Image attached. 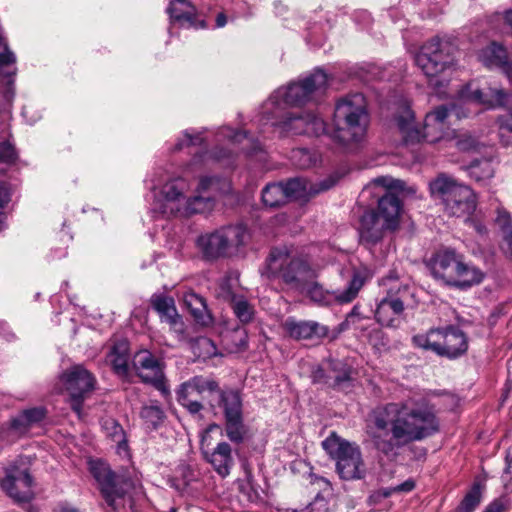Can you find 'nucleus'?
I'll return each mask as SVG.
<instances>
[{
  "label": "nucleus",
  "mask_w": 512,
  "mask_h": 512,
  "mask_svg": "<svg viewBox=\"0 0 512 512\" xmlns=\"http://www.w3.org/2000/svg\"><path fill=\"white\" fill-rule=\"evenodd\" d=\"M481 500V491L478 484H475L465 495L456 512H473Z\"/></svg>",
  "instance_id": "obj_44"
},
{
  "label": "nucleus",
  "mask_w": 512,
  "mask_h": 512,
  "mask_svg": "<svg viewBox=\"0 0 512 512\" xmlns=\"http://www.w3.org/2000/svg\"><path fill=\"white\" fill-rule=\"evenodd\" d=\"M369 122L364 95H347L336 103L332 138L343 146L360 143L366 135Z\"/></svg>",
  "instance_id": "obj_2"
},
{
  "label": "nucleus",
  "mask_w": 512,
  "mask_h": 512,
  "mask_svg": "<svg viewBox=\"0 0 512 512\" xmlns=\"http://www.w3.org/2000/svg\"><path fill=\"white\" fill-rule=\"evenodd\" d=\"M206 458L218 475L223 478L230 474V470L234 466L231 446L224 441L219 442Z\"/></svg>",
  "instance_id": "obj_29"
},
{
  "label": "nucleus",
  "mask_w": 512,
  "mask_h": 512,
  "mask_svg": "<svg viewBox=\"0 0 512 512\" xmlns=\"http://www.w3.org/2000/svg\"><path fill=\"white\" fill-rule=\"evenodd\" d=\"M202 140L203 139L200 135H192L189 132H185L184 138L176 143L174 150H181L184 146L200 145L202 143Z\"/></svg>",
  "instance_id": "obj_52"
},
{
  "label": "nucleus",
  "mask_w": 512,
  "mask_h": 512,
  "mask_svg": "<svg viewBox=\"0 0 512 512\" xmlns=\"http://www.w3.org/2000/svg\"><path fill=\"white\" fill-rule=\"evenodd\" d=\"M430 270L435 279L458 288L479 284L484 277L479 268L465 263L463 257L451 249L438 251L430 261Z\"/></svg>",
  "instance_id": "obj_4"
},
{
  "label": "nucleus",
  "mask_w": 512,
  "mask_h": 512,
  "mask_svg": "<svg viewBox=\"0 0 512 512\" xmlns=\"http://www.w3.org/2000/svg\"><path fill=\"white\" fill-rule=\"evenodd\" d=\"M18 160V152L9 139L0 141V164L11 165Z\"/></svg>",
  "instance_id": "obj_47"
},
{
  "label": "nucleus",
  "mask_w": 512,
  "mask_h": 512,
  "mask_svg": "<svg viewBox=\"0 0 512 512\" xmlns=\"http://www.w3.org/2000/svg\"><path fill=\"white\" fill-rule=\"evenodd\" d=\"M322 447L336 461V471L341 479L352 481L366 477L367 467L358 444L333 432L322 442Z\"/></svg>",
  "instance_id": "obj_6"
},
{
  "label": "nucleus",
  "mask_w": 512,
  "mask_h": 512,
  "mask_svg": "<svg viewBox=\"0 0 512 512\" xmlns=\"http://www.w3.org/2000/svg\"><path fill=\"white\" fill-rule=\"evenodd\" d=\"M504 509L505 506L503 502L500 499H496L486 507L484 512H502Z\"/></svg>",
  "instance_id": "obj_59"
},
{
  "label": "nucleus",
  "mask_w": 512,
  "mask_h": 512,
  "mask_svg": "<svg viewBox=\"0 0 512 512\" xmlns=\"http://www.w3.org/2000/svg\"><path fill=\"white\" fill-rule=\"evenodd\" d=\"M15 62L16 57L14 53L9 50L4 38L0 35V72L1 76L8 79V84L13 82L12 77L16 73Z\"/></svg>",
  "instance_id": "obj_37"
},
{
  "label": "nucleus",
  "mask_w": 512,
  "mask_h": 512,
  "mask_svg": "<svg viewBox=\"0 0 512 512\" xmlns=\"http://www.w3.org/2000/svg\"><path fill=\"white\" fill-rule=\"evenodd\" d=\"M219 391V382L212 376L195 375L181 383L176 389V395L183 398L203 396L205 393L214 394Z\"/></svg>",
  "instance_id": "obj_25"
},
{
  "label": "nucleus",
  "mask_w": 512,
  "mask_h": 512,
  "mask_svg": "<svg viewBox=\"0 0 512 512\" xmlns=\"http://www.w3.org/2000/svg\"><path fill=\"white\" fill-rule=\"evenodd\" d=\"M466 169L469 177L482 185H486L493 178L495 172L489 159L474 160Z\"/></svg>",
  "instance_id": "obj_35"
},
{
  "label": "nucleus",
  "mask_w": 512,
  "mask_h": 512,
  "mask_svg": "<svg viewBox=\"0 0 512 512\" xmlns=\"http://www.w3.org/2000/svg\"><path fill=\"white\" fill-rule=\"evenodd\" d=\"M140 416L149 426L157 428L163 422L165 414L158 405H149L141 409Z\"/></svg>",
  "instance_id": "obj_43"
},
{
  "label": "nucleus",
  "mask_w": 512,
  "mask_h": 512,
  "mask_svg": "<svg viewBox=\"0 0 512 512\" xmlns=\"http://www.w3.org/2000/svg\"><path fill=\"white\" fill-rule=\"evenodd\" d=\"M366 281L367 277L363 272L355 271L344 289L329 291L325 290L318 282L308 280L298 290L320 306L345 305L357 298Z\"/></svg>",
  "instance_id": "obj_11"
},
{
  "label": "nucleus",
  "mask_w": 512,
  "mask_h": 512,
  "mask_svg": "<svg viewBox=\"0 0 512 512\" xmlns=\"http://www.w3.org/2000/svg\"><path fill=\"white\" fill-rule=\"evenodd\" d=\"M248 233L242 225H228L197 238V247L209 261L237 256L247 242Z\"/></svg>",
  "instance_id": "obj_5"
},
{
  "label": "nucleus",
  "mask_w": 512,
  "mask_h": 512,
  "mask_svg": "<svg viewBox=\"0 0 512 512\" xmlns=\"http://www.w3.org/2000/svg\"><path fill=\"white\" fill-rule=\"evenodd\" d=\"M402 203L398 196L387 192L378 201V216L386 222L389 231H395L399 225Z\"/></svg>",
  "instance_id": "obj_27"
},
{
  "label": "nucleus",
  "mask_w": 512,
  "mask_h": 512,
  "mask_svg": "<svg viewBox=\"0 0 512 512\" xmlns=\"http://www.w3.org/2000/svg\"><path fill=\"white\" fill-rule=\"evenodd\" d=\"M193 354L200 359L207 360L218 354L217 347L214 342L204 336L194 339L191 343Z\"/></svg>",
  "instance_id": "obj_40"
},
{
  "label": "nucleus",
  "mask_w": 512,
  "mask_h": 512,
  "mask_svg": "<svg viewBox=\"0 0 512 512\" xmlns=\"http://www.w3.org/2000/svg\"><path fill=\"white\" fill-rule=\"evenodd\" d=\"M430 191L433 197L443 203L446 212L451 216H469L476 208L473 190L446 175L434 179L430 183Z\"/></svg>",
  "instance_id": "obj_7"
},
{
  "label": "nucleus",
  "mask_w": 512,
  "mask_h": 512,
  "mask_svg": "<svg viewBox=\"0 0 512 512\" xmlns=\"http://www.w3.org/2000/svg\"><path fill=\"white\" fill-rule=\"evenodd\" d=\"M236 284L237 278H233L232 276H225L220 281L217 289L218 298L230 303L238 296V294L235 292Z\"/></svg>",
  "instance_id": "obj_45"
},
{
  "label": "nucleus",
  "mask_w": 512,
  "mask_h": 512,
  "mask_svg": "<svg viewBox=\"0 0 512 512\" xmlns=\"http://www.w3.org/2000/svg\"><path fill=\"white\" fill-rule=\"evenodd\" d=\"M394 493H396V490H394V487L382 488L378 491V494L384 498L390 497Z\"/></svg>",
  "instance_id": "obj_62"
},
{
  "label": "nucleus",
  "mask_w": 512,
  "mask_h": 512,
  "mask_svg": "<svg viewBox=\"0 0 512 512\" xmlns=\"http://www.w3.org/2000/svg\"><path fill=\"white\" fill-rule=\"evenodd\" d=\"M45 416V411L42 408H31L21 412V420L28 421L31 425L40 422Z\"/></svg>",
  "instance_id": "obj_51"
},
{
  "label": "nucleus",
  "mask_w": 512,
  "mask_h": 512,
  "mask_svg": "<svg viewBox=\"0 0 512 512\" xmlns=\"http://www.w3.org/2000/svg\"><path fill=\"white\" fill-rule=\"evenodd\" d=\"M505 464L504 471L510 473L512 471V446L506 451Z\"/></svg>",
  "instance_id": "obj_61"
},
{
  "label": "nucleus",
  "mask_w": 512,
  "mask_h": 512,
  "mask_svg": "<svg viewBox=\"0 0 512 512\" xmlns=\"http://www.w3.org/2000/svg\"><path fill=\"white\" fill-rule=\"evenodd\" d=\"M328 85V75L320 68L299 82L277 89L270 100L276 104L283 102L290 106H300L321 95Z\"/></svg>",
  "instance_id": "obj_10"
},
{
  "label": "nucleus",
  "mask_w": 512,
  "mask_h": 512,
  "mask_svg": "<svg viewBox=\"0 0 512 512\" xmlns=\"http://www.w3.org/2000/svg\"><path fill=\"white\" fill-rule=\"evenodd\" d=\"M104 427L108 430V435L117 443H121L124 438L123 428L113 419L106 420Z\"/></svg>",
  "instance_id": "obj_50"
},
{
  "label": "nucleus",
  "mask_w": 512,
  "mask_h": 512,
  "mask_svg": "<svg viewBox=\"0 0 512 512\" xmlns=\"http://www.w3.org/2000/svg\"><path fill=\"white\" fill-rule=\"evenodd\" d=\"M55 512H80L76 507L70 505L69 503L63 502L59 503Z\"/></svg>",
  "instance_id": "obj_60"
},
{
  "label": "nucleus",
  "mask_w": 512,
  "mask_h": 512,
  "mask_svg": "<svg viewBox=\"0 0 512 512\" xmlns=\"http://www.w3.org/2000/svg\"><path fill=\"white\" fill-rule=\"evenodd\" d=\"M229 191V184L217 177H202L196 189V195L188 198L185 209L192 213H203L210 210L214 203V194Z\"/></svg>",
  "instance_id": "obj_21"
},
{
  "label": "nucleus",
  "mask_w": 512,
  "mask_h": 512,
  "mask_svg": "<svg viewBox=\"0 0 512 512\" xmlns=\"http://www.w3.org/2000/svg\"><path fill=\"white\" fill-rule=\"evenodd\" d=\"M449 109L445 105L436 107L425 116L424 124L419 129L415 124L414 112L408 105H404L396 116L397 126L407 144L436 143L447 140L453 136L454 130L448 124Z\"/></svg>",
  "instance_id": "obj_3"
},
{
  "label": "nucleus",
  "mask_w": 512,
  "mask_h": 512,
  "mask_svg": "<svg viewBox=\"0 0 512 512\" xmlns=\"http://www.w3.org/2000/svg\"><path fill=\"white\" fill-rule=\"evenodd\" d=\"M133 368L144 383L158 390L164 398L171 395L170 386L164 374V363L148 350H140L133 358Z\"/></svg>",
  "instance_id": "obj_16"
},
{
  "label": "nucleus",
  "mask_w": 512,
  "mask_h": 512,
  "mask_svg": "<svg viewBox=\"0 0 512 512\" xmlns=\"http://www.w3.org/2000/svg\"><path fill=\"white\" fill-rule=\"evenodd\" d=\"M216 393L218 394V406L224 414L226 436L231 442L240 444L246 434L241 393L234 388L221 389L220 387Z\"/></svg>",
  "instance_id": "obj_13"
},
{
  "label": "nucleus",
  "mask_w": 512,
  "mask_h": 512,
  "mask_svg": "<svg viewBox=\"0 0 512 512\" xmlns=\"http://www.w3.org/2000/svg\"><path fill=\"white\" fill-rule=\"evenodd\" d=\"M439 430L436 409L425 398L387 403L366 419V432L375 448L388 455L399 446L420 441Z\"/></svg>",
  "instance_id": "obj_1"
},
{
  "label": "nucleus",
  "mask_w": 512,
  "mask_h": 512,
  "mask_svg": "<svg viewBox=\"0 0 512 512\" xmlns=\"http://www.w3.org/2000/svg\"><path fill=\"white\" fill-rule=\"evenodd\" d=\"M291 160L296 167L307 169L316 163L317 157L315 153L306 148H298L292 151Z\"/></svg>",
  "instance_id": "obj_42"
},
{
  "label": "nucleus",
  "mask_w": 512,
  "mask_h": 512,
  "mask_svg": "<svg viewBox=\"0 0 512 512\" xmlns=\"http://www.w3.org/2000/svg\"><path fill=\"white\" fill-rule=\"evenodd\" d=\"M109 360L112 368L119 376H126L129 371L127 347L125 344L115 345L110 354Z\"/></svg>",
  "instance_id": "obj_38"
},
{
  "label": "nucleus",
  "mask_w": 512,
  "mask_h": 512,
  "mask_svg": "<svg viewBox=\"0 0 512 512\" xmlns=\"http://www.w3.org/2000/svg\"><path fill=\"white\" fill-rule=\"evenodd\" d=\"M502 72L506 75L509 82L512 84V61H508L507 65L502 70Z\"/></svg>",
  "instance_id": "obj_63"
},
{
  "label": "nucleus",
  "mask_w": 512,
  "mask_h": 512,
  "mask_svg": "<svg viewBox=\"0 0 512 512\" xmlns=\"http://www.w3.org/2000/svg\"><path fill=\"white\" fill-rule=\"evenodd\" d=\"M284 329L295 340H307L314 337L323 338L329 333L327 326L316 321H296L288 318L284 323Z\"/></svg>",
  "instance_id": "obj_24"
},
{
  "label": "nucleus",
  "mask_w": 512,
  "mask_h": 512,
  "mask_svg": "<svg viewBox=\"0 0 512 512\" xmlns=\"http://www.w3.org/2000/svg\"><path fill=\"white\" fill-rule=\"evenodd\" d=\"M176 398L179 404L182 405L192 415H197L204 409L203 404L195 398L188 396L183 398L181 395H176Z\"/></svg>",
  "instance_id": "obj_49"
},
{
  "label": "nucleus",
  "mask_w": 512,
  "mask_h": 512,
  "mask_svg": "<svg viewBox=\"0 0 512 512\" xmlns=\"http://www.w3.org/2000/svg\"><path fill=\"white\" fill-rule=\"evenodd\" d=\"M472 98L488 108H497L506 105L510 94L500 86L486 85L472 92Z\"/></svg>",
  "instance_id": "obj_31"
},
{
  "label": "nucleus",
  "mask_w": 512,
  "mask_h": 512,
  "mask_svg": "<svg viewBox=\"0 0 512 512\" xmlns=\"http://www.w3.org/2000/svg\"><path fill=\"white\" fill-rule=\"evenodd\" d=\"M415 488V481L413 479H407L403 483L394 486L396 493H407Z\"/></svg>",
  "instance_id": "obj_56"
},
{
  "label": "nucleus",
  "mask_w": 512,
  "mask_h": 512,
  "mask_svg": "<svg viewBox=\"0 0 512 512\" xmlns=\"http://www.w3.org/2000/svg\"><path fill=\"white\" fill-rule=\"evenodd\" d=\"M221 135L228 140L231 145H241L240 150L252 154L261 149L260 143L250 137L245 131H234L226 127L221 130Z\"/></svg>",
  "instance_id": "obj_34"
},
{
  "label": "nucleus",
  "mask_w": 512,
  "mask_h": 512,
  "mask_svg": "<svg viewBox=\"0 0 512 512\" xmlns=\"http://www.w3.org/2000/svg\"><path fill=\"white\" fill-rule=\"evenodd\" d=\"M360 317V306L358 304L354 305L351 311L347 314L345 321L342 323L343 327L349 326L350 324H355Z\"/></svg>",
  "instance_id": "obj_55"
},
{
  "label": "nucleus",
  "mask_w": 512,
  "mask_h": 512,
  "mask_svg": "<svg viewBox=\"0 0 512 512\" xmlns=\"http://www.w3.org/2000/svg\"><path fill=\"white\" fill-rule=\"evenodd\" d=\"M1 488L17 503H27L34 498L33 478L25 467L12 465L5 470Z\"/></svg>",
  "instance_id": "obj_18"
},
{
  "label": "nucleus",
  "mask_w": 512,
  "mask_h": 512,
  "mask_svg": "<svg viewBox=\"0 0 512 512\" xmlns=\"http://www.w3.org/2000/svg\"><path fill=\"white\" fill-rule=\"evenodd\" d=\"M404 311V303L398 297H385L377 305L375 318L382 326H394L396 317Z\"/></svg>",
  "instance_id": "obj_30"
},
{
  "label": "nucleus",
  "mask_w": 512,
  "mask_h": 512,
  "mask_svg": "<svg viewBox=\"0 0 512 512\" xmlns=\"http://www.w3.org/2000/svg\"><path fill=\"white\" fill-rule=\"evenodd\" d=\"M389 231L386 222L383 221L374 210H368L360 218L359 235L360 243L371 248L379 243L385 233Z\"/></svg>",
  "instance_id": "obj_22"
},
{
  "label": "nucleus",
  "mask_w": 512,
  "mask_h": 512,
  "mask_svg": "<svg viewBox=\"0 0 512 512\" xmlns=\"http://www.w3.org/2000/svg\"><path fill=\"white\" fill-rule=\"evenodd\" d=\"M499 136L505 146H512V108L499 117Z\"/></svg>",
  "instance_id": "obj_46"
},
{
  "label": "nucleus",
  "mask_w": 512,
  "mask_h": 512,
  "mask_svg": "<svg viewBox=\"0 0 512 512\" xmlns=\"http://www.w3.org/2000/svg\"><path fill=\"white\" fill-rule=\"evenodd\" d=\"M234 337L238 338L237 348L238 349H245L247 347L248 341H247V334L244 329H238L233 334Z\"/></svg>",
  "instance_id": "obj_57"
},
{
  "label": "nucleus",
  "mask_w": 512,
  "mask_h": 512,
  "mask_svg": "<svg viewBox=\"0 0 512 512\" xmlns=\"http://www.w3.org/2000/svg\"><path fill=\"white\" fill-rule=\"evenodd\" d=\"M235 316L243 324L248 323L253 317V307L243 295H238L230 303Z\"/></svg>",
  "instance_id": "obj_41"
},
{
  "label": "nucleus",
  "mask_w": 512,
  "mask_h": 512,
  "mask_svg": "<svg viewBox=\"0 0 512 512\" xmlns=\"http://www.w3.org/2000/svg\"><path fill=\"white\" fill-rule=\"evenodd\" d=\"M352 367L338 359H327L312 371V381L336 390L352 387Z\"/></svg>",
  "instance_id": "obj_17"
},
{
  "label": "nucleus",
  "mask_w": 512,
  "mask_h": 512,
  "mask_svg": "<svg viewBox=\"0 0 512 512\" xmlns=\"http://www.w3.org/2000/svg\"><path fill=\"white\" fill-rule=\"evenodd\" d=\"M268 268L272 274H277L287 285L296 289L315 277V271L306 260L277 249L270 254Z\"/></svg>",
  "instance_id": "obj_12"
},
{
  "label": "nucleus",
  "mask_w": 512,
  "mask_h": 512,
  "mask_svg": "<svg viewBox=\"0 0 512 512\" xmlns=\"http://www.w3.org/2000/svg\"><path fill=\"white\" fill-rule=\"evenodd\" d=\"M227 23V18L224 13H219L216 17V26L221 28L224 27Z\"/></svg>",
  "instance_id": "obj_64"
},
{
  "label": "nucleus",
  "mask_w": 512,
  "mask_h": 512,
  "mask_svg": "<svg viewBox=\"0 0 512 512\" xmlns=\"http://www.w3.org/2000/svg\"><path fill=\"white\" fill-rule=\"evenodd\" d=\"M262 202L266 207L275 208L287 202L283 182L267 184L262 190Z\"/></svg>",
  "instance_id": "obj_36"
},
{
  "label": "nucleus",
  "mask_w": 512,
  "mask_h": 512,
  "mask_svg": "<svg viewBox=\"0 0 512 512\" xmlns=\"http://www.w3.org/2000/svg\"><path fill=\"white\" fill-rule=\"evenodd\" d=\"M184 303L198 323L207 325L211 322V315L202 296L193 291L187 292L184 294Z\"/></svg>",
  "instance_id": "obj_33"
},
{
  "label": "nucleus",
  "mask_w": 512,
  "mask_h": 512,
  "mask_svg": "<svg viewBox=\"0 0 512 512\" xmlns=\"http://www.w3.org/2000/svg\"><path fill=\"white\" fill-rule=\"evenodd\" d=\"M287 134L320 136L326 132V123L313 112L289 113L277 123Z\"/></svg>",
  "instance_id": "obj_20"
},
{
  "label": "nucleus",
  "mask_w": 512,
  "mask_h": 512,
  "mask_svg": "<svg viewBox=\"0 0 512 512\" xmlns=\"http://www.w3.org/2000/svg\"><path fill=\"white\" fill-rule=\"evenodd\" d=\"M167 12L171 19L193 28H205L206 24L204 20L197 19L196 8L187 0H173L170 2Z\"/></svg>",
  "instance_id": "obj_26"
},
{
  "label": "nucleus",
  "mask_w": 512,
  "mask_h": 512,
  "mask_svg": "<svg viewBox=\"0 0 512 512\" xmlns=\"http://www.w3.org/2000/svg\"><path fill=\"white\" fill-rule=\"evenodd\" d=\"M373 184L377 186L386 187L388 189H398L402 187V182L399 180L388 179L385 177H379L373 180Z\"/></svg>",
  "instance_id": "obj_53"
},
{
  "label": "nucleus",
  "mask_w": 512,
  "mask_h": 512,
  "mask_svg": "<svg viewBox=\"0 0 512 512\" xmlns=\"http://www.w3.org/2000/svg\"><path fill=\"white\" fill-rule=\"evenodd\" d=\"M480 58L485 66L497 67L501 69V71L509 61L507 49L497 42H491L488 46L482 49Z\"/></svg>",
  "instance_id": "obj_32"
},
{
  "label": "nucleus",
  "mask_w": 512,
  "mask_h": 512,
  "mask_svg": "<svg viewBox=\"0 0 512 512\" xmlns=\"http://www.w3.org/2000/svg\"><path fill=\"white\" fill-rule=\"evenodd\" d=\"M187 183L183 178H175L166 182L156 195L158 208L165 215L181 214L188 216L193 214L185 209L188 199L184 193L187 190Z\"/></svg>",
  "instance_id": "obj_19"
},
{
  "label": "nucleus",
  "mask_w": 512,
  "mask_h": 512,
  "mask_svg": "<svg viewBox=\"0 0 512 512\" xmlns=\"http://www.w3.org/2000/svg\"><path fill=\"white\" fill-rule=\"evenodd\" d=\"M448 141L453 142L454 146L457 147L461 151H470L475 149L478 145L475 138L470 135H461L458 136L454 131L453 136H450Z\"/></svg>",
  "instance_id": "obj_48"
},
{
  "label": "nucleus",
  "mask_w": 512,
  "mask_h": 512,
  "mask_svg": "<svg viewBox=\"0 0 512 512\" xmlns=\"http://www.w3.org/2000/svg\"><path fill=\"white\" fill-rule=\"evenodd\" d=\"M338 179L330 176L327 179L320 181L318 184H310L305 179L293 178L288 180L284 184V189L287 194V202L290 200H298L305 198L309 195H315L320 192L329 190L332 188Z\"/></svg>",
  "instance_id": "obj_23"
},
{
  "label": "nucleus",
  "mask_w": 512,
  "mask_h": 512,
  "mask_svg": "<svg viewBox=\"0 0 512 512\" xmlns=\"http://www.w3.org/2000/svg\"><path fill=\"white\" fill-rule=\"evenodd\" d=\"M152 308L158 313L161 321L168 323L172 328L182 326L181 318L177 313L174 299L163 294H154L150 299Z\"/></svg>",
  "instance_id": "obj_28"
},
{
  "label": "nucleus",
  "mask_w": 512,
  "mask_h": 512,
  "mask_svg": "<svg viewBox=\"0 0 512 512\" xmlns=\"http://www.w3.org/2000/svg\"><path fill=\"white\" fill-rule=\"evenodd\" d=\"M415 346L431 350L438 356L456 359L466 353L468 340L462 330L454 326L431 329L427 334L415 335L412 338Z\"/></svg>",
  "instance_id": "obj_8"
},
{
  "label": "nucleus",
  "mask_w": 512,
  "mask_h": 512,
  "mask_svg": "<svg viewBox=\"0 0 512 512\" xmlns=\"http://www.w3.org/2000/svg\"><path fill=\"white\" fill-rule=\"evenodd\" d=\"M90 472L99 484L100 492L107 506L113 511L121 512L132 506V499L128 496L130 483L124 477L115 474L107 464L101 461L90 463Z\"/></svg>",
  "instance_id": "obj_9"
},
{
  "label": "nucleus",
  "mask_w": 512,
  "mask_h": 512,
  "mask_svg": "<svg viewBox=\"0 0 512 512\" xmlns=\"http://www.w3.org/2000/svg\"><path fill=\"white\" fill-rule=\"evenodd\" d=\"M213 157L217 161H222L224 159H231L233 157V152L231 149H219L213 152Z\"/></svg>",
  "instance_id": "obj_58"
},
{
  "label": "nucleus",
  "mask_w": 512,
  "mask_h": 512,
  "mask_svg": "<svg viewBox=\"0 0 512 512\" xmlns=\"http://www.w3.org/2000/svg\"><path fill=\"white\" fill-rule=\"evenodd\" d=\"M453 50L450 42L433 38L422 46L415 63L427 77L437 76L453 63Z\"/></svg>",
  "instance_id": "obj_14"
},
{
  "label": "nucleus",
  "mask_w": 512,
  "mask_h": 512,
  "mask_svg": "<svg viewBox=\"0 0 512 512\" xmlns=\"http://www.w3.org/2000/svg\"><path fill=\"white\" fill-rule=\"evenodd\" d=\"M29 427L30 424L28 421L21 420V413L11 421V428L17 433H25Z\"/></svg>",
  "instance_id": "obj_54"
},
{
  "label": "nucleus",
  "mask_w": 512,
  "mask_h": 512,
  "mask_svg": "<svg viewBox=\"0 0 512 512\" xmlns=\"http://www.w3.org/2000/svg\"><path fill=\"white\" fill-rule=\"evenodd\" d=\"M496 224L503 232L504 241L507 244L505 253L512 259V217L506 210L497 209Z\"/></svg>",
  "instance_id": "obj_39"
},
{
  "label": "nucleus",
  "mask_w": 512,
  "mask_h": 512,
  "mask_svg": "<svg viewBox=\"0 0 512 512\" xmlns=\"http://www.w3.org/2000/svg\"><path fill=\"white\" fill-rule=\"evenodd\" d=\"M69 394V403L74 412L80 415L84 400L94 391L97 380L83 365H73L60 377Z\"/></svg>",
  "instance_id": "obj_15"
}]
</instances>
